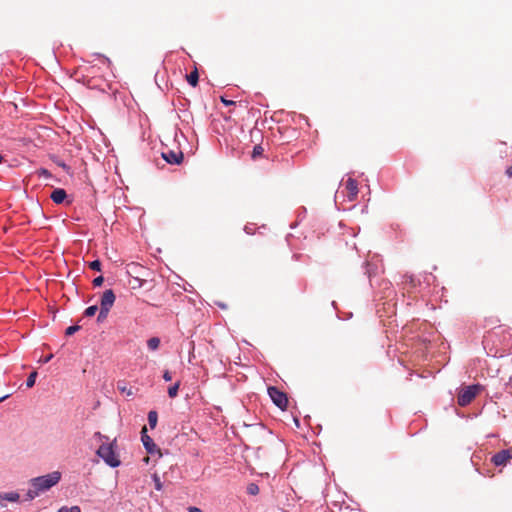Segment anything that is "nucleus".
I'll return each mask as SVG.
<instances>
[{
  "label": "nucleus",
  "mask_w": 512,
  "mask_h": 512,
  "mask_svg": "<svg viewBox=\"0 0 512 512\" xmlns=\"http://www.w3.org/2000/svg\"><path fill=\"white\" fill-rule=\"evenodd\" d=\"M20 498L19 493L17 492H8V493H1L0 492V504H2L3 500H7L10 502H17Z\"/></svg>",
  "instance_id": "9b49d317"
},
{
  "label": "nucleus",
  "mask_w": 512,
  "mask_h": 512,
  "mask_svg": "<svg viewBox=\"0 0 512 512\" xmlns=\"http://www.w3.org/2000/svg\"><path fill=\"white\" fill-rule=\"evenodd\" d=\"M39 175H40V176H44V177H46V178H48V177H50V176H51L50 172H49L48 170H46V169H41V170L39 171Z\"/></svg>",
  "instance_id": "cd10ccee"
},
{
  "label": "nucleus",
  "mask_w": 512,
  "mask_h": 512,
  "mask_svg": "<svg viewBox=\"0 0 512 512\" xmlns=\"http://www.w3.org/2000/svg\"><path fill=\"white\" fill-rule=\"evenodd\" d=\"M158 414L156 411L152 410L148 413V423L151 429H154L157 425Z\"/></svg>",
  "instance_id": "ddd939ff"
},
{
  "label": "nucleus",
  "mask_w": 512,
  "mask_h": 512,
  "mask_svg": "<svg viewBox=\"0 0 512 512\" xmlns=\"http://www.w3.org/2000/svg\"><path fill=\"white\" fill-rule=\"evenodd\" d=\"M141 440L147 452L152 454L156 450L153 440L147 435V428L144 426L141 431Z\"/></svg>",
  "instance_id": "6e6552de"
},
{
  "label": "nucleus",
  "mask_w": 512,
  "mask_h": 512,
  "mask_svg": "<svg viewBox=\"0 0 512 512\" xmlns=\"http://www.w3.org/2000/svg\"><path fill=\"white\" fill-rule=\"evenodd\" d=\"M268 394L272 399L273 403L281 410H285L287 408L288 398L284 392L280 391L276 387H269Z\"/></svg>",
  "instance_id": "20e7f679"
},
{
  "label": "nucleus",
  "mask_w": 512,
  "mask_h": 512,
  "mask_svg": "<svg viewBox=\"0 0 512 512\" xmlns=\"http://www.w3.org/2000/svg\"><path fill=\"white\" fill-rule=\"evenodd\" d=\"M163 379H164L165 381H171V379H172L171 373H170L169 371H167V370H166V371L164 372V374H163Z\"/></svg>",
  "instance_id": "c85d7f7f"
},
{
  "label": "nucleus",
  "mask_w": 512,
  "mask_h": 512,
  "mask_svg": "<svg viewBox=\"0 0 512 512\" xmlns=\"http://www.w3.org/2000/svg\"><path fill=\"white\" fill-rule=\"evenodd\" d=\"M116 445L115 441L109 444H102L96 451V454L103 459V461L110 467H118L121 461L115 452Z\"/></svg>",
  "instance_id": "f03ea898"
},
{
  "label": "nucleus",
  "mask_w": 512,
  "mask_h": 512,
  "mask_svg": "<svg viewBox=\"0 0 512 512\" xmlns=\"http://www.w3.org/2000/svg\"><path fill=\"white\" fill-rule=\"evenodd\" d=\"M258 491H259V488H258V486H257V485H255V484H251V485H249V487H248V492H249L250 494H252V495H256V494L258 493Z\"/></svg>",
  "instance_id": "393cba45"
},
{
  "label": "nucleus",
  "mask_w": 512,
  "mask_h": 512,
  "mask_svg": "<svg viewBox=\"0 0 512 512\" xmlns=\"http://www.w3.org/2000/svg\"><path fill=\"white\" fill-rule=\"evenodd\" d=\"M506 174L509 176V177H512V165L509 166L506 170Z\"/></svg>",
  "instance_id": "7c9ffc66"
},
{
  "label": "nucleus",
  "mask_w": 512,
  "mask_h": 512,
  "mask_svg": "<svg viewBox=\"0 0 512 512\" xmlns=\"http://www.w3.org/2000/svg\"><path fill=\"white\" fill-rule=\"evenodd\" d=\"M98 307L96 305L89 306L85 309L84 315L87 317H92L96 314Z\"/></svg>",
  "instance_id": "a211bd4d"
},
{
  "label": "nucleus",
  "mask_w": 512,
  "mask_h": 512,
  "mask_svg": "<svg viewBox=\"0 0 512 512\" xmlns=\"http://www.w3.org/2000/svg\"><path fill=\"white\" fill-rule=\"evenodd\" d=\"M221 102L226 106L235 105V101L227 100L224 97H221Z\"/></svg>",
  "instance_id": "bb28decb"
},
{
  "label": "nucleus",
  "mask_w": 512,
  "mask_h": 512,
  "mask_svg": "<svg viewBox=\"0 0 512 512\" xmlns=\"http://www.w3.org/2000/svg\"><path fill=\"white\" fill-rule=\"evenodd\" d=\"M510 460H512V449H504L497 452L492 456L491 462L495 466H505Z\"/></svg>",
  "instance_id": "39448f33"
},
{
  "label": "nucleus",
  "mask_w": 512,
  "mask_h": 512,
  "mask_svg": "<svg viewBox=\"0 0 512 512\" xmlns=\"http://www.w3.org/2000/svg\"><path fill=\"white\" fill-rule=\"evenodd\" d=\"M8 396H4L2 398H0V402H2L4 399H6Z\"/></svg>",
  "instance_id": "473e14b6"
},
{
  "label": "nucleus",
  "mask_w": 512,
  "mask_h": 512,
  "mask_svg": "<svg viewBox=\"0 0 512 512\" xmlns=\"http://www.w3.org/2000/svg\"><path fill=\"white\" fill-rule=\"evenodd\" d=\"M79 329H80V326H78V325L69 326V327L66 329L65 334H66L67 336H71V335H73L74 333H76Z\"/></svg>",
  "instance_id": "4be33fe9"
},
{
  "label": "nucleus",
  "mask_w": 512,
  "mask_h": 512,
  "mask_svg": "<svg viewBox=\"0 0 512 512\" xmlns=\"http://www.w3.org/2000/svg\"><path fill=\"white\" fill-rule=\"evenodd\" d=\"M153 480H154V483H155V489L158 490V491H161L162 488H163V484L159 478V476L157 474H154L153 475Z\"/></svg>",
  "instance_id": "412c9836"
},
{
  "label": "nucleus",
  "mask_w": 512,
  "mask_h": 512,
  "mask_svg": "<svg viewBox=\"0 0 512 512\" xmlns=\"http://www.w3.org/2000/svg\"><path fill=\"white\" fill-rule=\"evenodd\" d=\"M481 390L482 386L479 384L464 387L458 394V404L462 407L469 405Z\"/></svg>",
  "instance_id": "7ed1b4c3"
},
{
  "label": "nucleus",
  "mask_w": 512,
  "mask_h": 512,
  "mask_svg": "<svg viewBox=\"0 0 512 512\" xmlns=\"http://www.w3.org/2000/svg\"><path fill=\"white\" fill-rule=\"evenodd\" d=\"M36 377H37V372L36 371H33L32 373H30V375L28 376V378L26 380V386L28 388H31V387L34 386L35 381H36Z\"/></svg>",
  "instance_id": "f3484780"
},
{
  "label": "nucleus",
  "mask_w": 512,
  "mask_h": 512,
  "mask_svg": "<svg viewBox=\"0 0 512 512\" xmlns=\"http://www.w3.org/2000/svg\"><path fill=\"white\" fill-rule=\"evenodd\" d=\"M103 282H104V277H103V276H98V277H96V278L93 280V285H94L95 287H98V286H101Z\"/></svg>",
  "instance_id": "a878e982"
},
{
  "label": "nucleus",
  "mask_w": 512,
  "mask_h": 512,
  "mask_svg": "<svg viewBox=\"0 0 512 512\" xmlns=\"http://www.w3.org/2000/svg\"><path fill=\"white\" fill-rule=\"evenodd\" d=\"M61 472L53 471L49 474L32 478L29 481L30 488L26 493V500L31 501L41 493H44L57 485L61 480Z\"/></svg>",
  "instance_id": "f257e3e1"
},
{
  "label": "nucleus",
  "mask_w": 512,
  "mask_h": 512,
  "mask_svg": "<svg viewBox=\"0 0 512 512\" xmlns=\"http://www.w3.org/2000/svg\"><path fill=\"white\" fill-rule=\"evenodd\" d=\"M3 161V156L0 154V163Z\"/></svg>",
  "instance_id": "72a5a7b5"
},
{
  "label": "nucleus",
  "mask_w": 512,
  "mask_h": 512,
  "mask_svg": "<svg viewBox=\"0 0 512 512\" xmlns=\"http://www.w3.org/2000/svg\"><path fill=\"white\" fill-rule=\"evenodd\" d=\"M189 512H203L200 508L191 506L188 508Z\"/></svg>",
  "instance_id": "c756f323"
},
{
  "label": "nucleus",
  "mask_w": 512,
  "mask_h": 512,
  "mask_svg": "<svg viewBox=\"0 0 512 512\" xmlns=\"http://www.w3.org/2000/svg\"><path fill=\"white\" fill-rule=\"evenodd\" d=\"M118 389L122 392V393H126L128 396H131L133 395V391L131 388H127L126 385H121L120 383L118 384Z\"/></svg>",
  "instance_id": "b1692460"
},
{
  "label": "nucleus",
  "mask_w": 512,
  "mask_h": 512,
  "mask_svg": "<svg viewBox=\"0 0 512 512\" xmlns=\"http://www.w3.org/2000/svg\"><path fill=\"white\" fill-rule=\"evenodd\" d=\"M186 79H187V82L191 86L196 87L198 84V80H199V73H198L197 68H194V70L192 72H190L189 75L186 76Z\"/></svg>",
  "instance_id": "f8f14e48"
},
{
  "label": "nucleus",
  "mask_w": 512,
  "mask_h": 512,
  "mask_svg": "<svg viewBox=\"0 0 512 512\" xmlns=\"http://www.w3.org/2000/svg\"><path fill=\"white\" fill-rule=\"evenodd\" d=\"M109 311L110 309L100 307V312L98 314L97 321L99 323L103 322L107 318Z\"/></svg>",
  "instance_id": "dca6fc26"
},
{
  "label": "nucleus",
  "mask_w": 512,
  "mask_h": 512,
  "mask_svg": "<svg viewBox=\"0 0 512 512\" xmlns=\"http://www.w3.org/2000/svg\"><path fill=\"white\" fill-rule=\"evenodd\" d=\"M52 357H53V355H52V354H50L49 356H47V357L44 359V363H47L48 361H50Z\"/></svg>",
  "instance_id": "2f4dec72"
},
{
  "label": "nucleus",
  "mask_w": 512,
  "mask_h": 512,
  "mask_svg": "<svg viewBox=\"0 0 512 512\" xmlns=\"http://www.w3.org/2000/svg\"><path fill=\"white\" fill-rule=\"evenodd\" d=\"M162 157L169 164H180L183 161V153L181 151L169 150L162 152Z\"/></svg>",
  "instance_id": "423d86ee"
},
{
  "label": "nucleus",
  "mask_w": 512,
  "mask_h": 512,
  "mask_svg": "<svg viewBox=\"0 0 512 512\" xmlns=\"http://www.w3.org/2000/svg\"><path fill=\"white\" fill-rule=\"evenodd\" d=\"M58 512H81V509L79 506H71V507H67V506H62Z\"/></svg>",
  "instance_id": "6ab92c4d"
},
{
  "label": "nucleus",
  "mask_w": 512,
  "mask_h": 512,
  "mask_svg": "<svg viewBox=\"0 0 512 512\" xmlns=\"http://www.w3.org/2000/svg\"><path fill=\"white\" fill-rule=\"evenodd\" d=\"M264 152V149L261 145H256L254 148H253V151H252V158H256L258 156H261Z\"/></svg>",
  "instance_id": "aec40b11"
},
{
  "label": "nucleus",
  "mask_w": 512,
  "mask_h": 512,
  "mask_svg": "<svg viewBox=\"0 0 512 512\" xmlns=\"http://www.w3.org/2000/svg\"><path fill=\"white\" fill-rule=\"evenodd\" d=\"M147 346L152 351L157 350L160 346V339L158 337H152L148 339Z\"/></svg>",
  "instance_id": "4468645a"
},
{
  "label": "nucleus",
  "mask_w": 512,
  "mask_h": 512,
  "mask_svg": "<svg viewBox=\"0 0 512 512\" xmlns=\"http://www.w3.org/2000/svg\"><path fill=\"white\" fill-rule=\"evenodd\" d=\"M51 199L56 204H61L67 197V193L62 188H57L51 193Z\"/></svg>",
  "instance_id": "9d476101"
},
{
  "label": "nucleus",
  "mask_w": 512,
  "mask_h": 512,
  "mask_svg": "<svg viewBox=\"0 0 512 512\" xmlns=\"http://www.w3.org/2000/svg\"><path fill=\"white\" fill-rule=\"evenodd\" d=\"M115 299H116V296H115L113 290H111V289L105 290L101 297L100 307L111 309L112 306L114 305Z\"/></svg>",
  "instance_id": "0eeeda50"
},
{
  "label": "nucleus",
  "mask_w": 512,
  "mask_h": 512,
  "mask_svg": "<svg viewBox=\"0 0 512 512\" xmlns=\"http://www.w3.org/2000/svg\"><path fill=\"white\" fill-rule=\"evenodd\" d=\"M179 387H180V382H177L173 386L169 387L168 388L169 397H171V398L176 397L178 394Z\"/></svg>",
  "instance_id": "2eb2a0df"
},
{
  "label": "nucleus",
  "mask_w": 512,
  "mask_h": 512,
  "mask_svg": "<svg viewBox=\"0 0 512 512\" xmlns=\"http://www.w3.org/2000/svg\"><path fill=\"white\" fill-rule=\"evenodd\" d=\"M346 190L348 191V199L353 201L356 199L358 194V184L355 179L348 178L346 181Z\"/></svg>",
  "instance_id": "1a4fd4ad"
},
{
  "label": "nucleus",
  "mask_w": 512,
  "mask_h": 512,
  "mask_svg": "<svg viewBox=\"0 0 512 512\" xmlns=\"http://www.w3.org/2000/svg\"><path fill=\"white\" fill-rule=\"evenodd\" d=\"M89 267L92 270L100 271L101 270V262L99 260H94V261L89 263Z\"/></svg>",
  "instance_id": "5701e85b"
}]
</instances>
